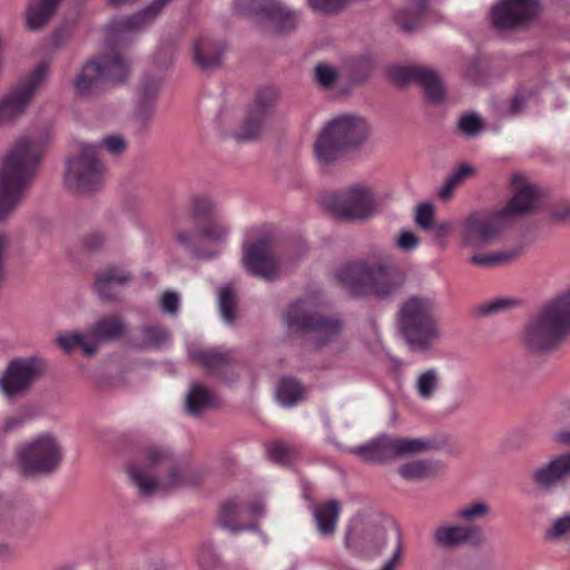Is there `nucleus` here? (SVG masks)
I'll return each instance as SVG.
<instances>
[{
    "label": "nucleus",
    "mask_w": 570,
    "mask_h": 570,
    "mask_svg": "<svg viewBox=\"0 0 570 570\" xmlns=\"http://www.w3.org/2000/svg\"><path fill=\"white\" fill-rule=\"evenodd\" d=\"M128 473L144 497L196 485L198 472L178 462L171 451L161 445H148L140 452L139 461L130 463Z\"/></svg>",
    "instance_id": "nucleus-1"
},
{
    "label": "nucleus",
    "mask_w": 570,
    "mask_h": 570,
    "mask_svg": "<svg viewBox=\"0 0 570 570\" xmlns=\"http://www.w3.org/2000/svg\"><path fill=\"white\" fill-rule=\"evenodd\" d=\"M45 151L43 141L35 136L18 138L0 161V220L19 205L35 178Z\"/></svg>",
    "instance_id": "nucleus-2"
},
{
    "label": "nucleus",
    "mask_w": 570,
    "mask_h": 570,
    "mask_svg": "<svg viewBox=\"0 0 570 570\" xmlns=\"http://www.w3.org/2000/svg\"><path fill=\"white\" fill-rule=\"evenodd\" d=\"M335 277L355 296L373 295L379 298L394 296L405 281L404 274L394 267L393 257L383 249L373 252L367 261L342 265Z\"/></svg>",
    "instance_id": "nucleus-3"
},
{
    "label": "nucleus",
    "mask_w": 570,
    "mask_h": 570,
    "mask_svg": "<svg viewBox=\"0 0 570 570\" xmlns=\"http://www.w3.org/2000/svg\"><path fill=\"white\" fill-rule=\"evenodd\" d=\"M570 336V288L547 301L524 325V346L539 354L551 353Z\"/></svg>",
    "instance_id": "nucleus-4"
},
{
    "label": "nucleus",
    "mask_w": 570,
    "mask_h": 570,
    "mask_svg": "<svg viewBox=\"0 0 570 570\" xmlns=\"http://www.w3.org/2000/svg\"><path fill=\"white\" fill-rule=\"evenodd\" d=\"M105 148L111 155H118L126 148L120 136H108L99 144L78 142V155L67 160L65 185L78 193L97 189L102 180V165L98 151Z\"/></svg>",
    "instance_id": "nucleus-5"
},
{
    "label": "nucleus",
    "mask_w": 570,
    "mask_h": 570,
    "mask_svg": "<svg viewBox=\"0 0 570 570\" xmlns=\"http://www.w3.org/2000/svg\"><path fill=\"white\" fill-rule=\"evenodd\" d=\"M434 311L435 301L429 296H411L402 304L397 323L413 351H428L441 340Z\"/></svg>",
    "instance_id": "nucleus-6"
},
{
    "label": "nucleus",
    "mask_w": 570,
    "mask_h": 570,
    "mask_svg": "<svg viewBox=\"0 0 570 570\" xmlns=\"http://www.w3.org/2000/svg\"><path fill=\"white\" fill-rule=\"evenodd\" d=\"M370 135L367 121L355 115H341L330 121L315 141L320 163L330 164L346 149L361 146Z\"/></svg>",
    "instance_id": "nucleus-7"
},
{
    "label": "nucleus",
    "mask_w": 570,
    "mask_h": 570,
    "mask_svg": "<svg viewBox=\"0 0 570 570\" xmlns=\"http://www.w3.org/2000/svg\"><path fill=\"white\" fill-rule=\"evenodd\" d=\"M130 73L129 63L114 49L89 59L73 80L76 92L82 97L98 94L104 87L122 83Z\"/></svg>",
    "instance_id": "nucleus-8"
},
{
    "label": "nucleus",
    "mask_w": 570,
    "mask_h": 570,
    "mask_svg": "<svg viewBox=\"0 0 570 570\" xmlns=\"http://www.w3.org/2000/svg\"><path fill=\"white\" fill-rule=\"evenodd\" d=\"M284 321L288 331L293 333L313 334L320 346L335 340L342 330L341 320L323 315L321 305L314 297L293 303L284 316Z\"/></svg>",
    "instance_id": "nucleus-9"
},
{
    "label": "nucleus",
    "mask_w": 570,
    "mask_h": 570,
    "mask_svg": "<svg viewBox=\"0 0 570 570\" xmlns=\"http://www.w3.org/2000/svg\"><path fill=\"white\" fill-rule=\"evenodd\" d=\"M272 242L271 229L258 226L247 230L243 244L242 261L246 271L266 282H273L282 274V262L274 256Z\"/></svg>",
    "instance_id": "nucleus-10"
},
{
    "label": "nucleus",
    "mask_w": 570,
    "mask_h": 570,
    "mask_svg": "<svg viewBox=\"0 0 570 570\" xmlns=\"http://www.w3.org/2000/svg\"><path fill=\"white\" fill-rule=\"evenodd\" d=\"M62 456V446L51 433L38 434L21 443L17 450L21 472L28 476L55 472Z\"/></svg>",
    "instance_id": "nucleus-11"
},
{
    "label": "nucleus",
    "mask_w": 570,
    "mask_h": 570,
    "mask_svg": "<svg viewBox=\"0 0 570 570\" xmlns=\"http://www.w3.org/2000/svg\"><path fill=\"white\" fill-rule=\"evenodd\" d=\"M510 225L501 208L471 213L461 222V244L469 248H481L499 239Z\"/></svg>",
    "instance_id": "nucleus-12"
},
{
    "label": "nucleus",
    "mask_w": 570,
    "mask_h": 570,
    "mask_svg": "<svg viewBox=\"0 0 570 570\" xmlns=\"http://www.w3.org/2000/svg\"><path fill=\"white\" fill-rule=\"evenodd\" d=\"M322 203L334 217L348 222L365 219L375 209L372 191L360 185L324 195Z\"/></svg>",
    "instance_id": "nucleus-13"
},
{
    "label": "nucleus",
    "mask_w": 570,
    "mask_h": 570,
    "mask_svg": "<svg viewBox=\"0 0 570 570\" xmlns=\"http://www.w3.org/2000/svg\"><path fill=\"white\" fill-rule=\"evenodd\" d=\"M428 446L429 442L423 439L381 434L365 444L354 446L351 449V453L366 462L383 463L393 459L420 453Z\"/></svg>",
    "instance_id": "nucleus-14"
},
{
    "label": "nucleus",
    "mask_w": 570,
    "mask_h": 570,
    "mask_svg": "<svg viewBox=\"0 0 570 570\" xmlns=\"http://www.w3.org/2000/svg\"><path fill=\"white\" fill-rule=\"evenodd\" d=\"M48 63L37 66L19 85L0 98V125L19 119L48 77Z\"/></svg>",
    "instance_id": "nucleus-15"
},
{
    "label": "nucleus",
    "mask_w": 570,
    "mask_h": 570,
    "mask_svg": "<svg viewBox=\"0 0 570 570\" xmlns=\"http://www.w3.org/2000/svg\"><path fill=\"white\" fill-rule=\"evenodd\" d=\"M234 9L243 16L266 19L277 32L292 31L299 21V14L282 0H234Z\"/></svg>",
    "instance_id": "nucleus-16"
},
{
    "label": "nucleus",
    "mask_w": 570,
    "mask_h": 570,
    "mask_svg": "<svg viewBox=\"0 0 570 570\" xmlns=\"http://www.w3.org/2000/svg\"><path fill=\"white\" fill-rule=\"evenodd\" d=\"M276 100V89L272 87L259 89L247 110L243 124L234 132L235 139L238 141H249L255 139L259 135Z\"/></svg>",
    "instance_id": "nucleus-17"
},
{
    "label": "nucleus",
    "mask_w": 570,
    "mask_h": 570,
    "mask_svg": "<svg viewBox=\"0 0 570 570\" xmlns=\"http://www.w3.org/2000/svg\"><path fill=\"white\" fill-rule=\"evenodd\" d=\"M45 363L38 357L17 358L10 362L0 386L11 397L27 390L43 371Z\"/></svg>",
    "instance_id": "nucleus-18"
},
{
    "label": "nucleus",
    "mask_w": 570,
    "mask_h": 570,
    "mask_svg": "<svg viewBox=\"0 0 570 570\" xmlns=\"http://www.w3.org/2000/svg\"><path fill=\"white\" fill-rule=\"evenodd\" d=\"M389 77L399 85L410 82L419 83L432 101H440L445 94L444 86L436 72L425 67L417 66H391L387 69Z\"/></svg>",
    "instance_id": "nucleus-19"
},
{
    "label": "nucleus",
    "mask_w": 570,
    "mask_h": 570,
    "mask_svg": "<svg viewBox=\"0 0 570 570\" xmlns=\"http://www.w3.org/2000/svg\"><path fill=\"white\" fill-rule=\"evenodd\" d=\"M513 194L505 206L501 210L512 224L519 216L527 215L535 210L542 200L539 188L524 180L521 174L512 176Z\"/></svg>",
    "instance_id": "nucleus-20"
},
{
    "label": "nucleus",
    "mask_w": 570,
    "mask_h": 570,
    "mask_svg": "<svg viewBox=\"0 0 570 570\" xmlns=\"http://www.w3.org/2000/svg\"><path fill=\"white\" fill-rule=\"evenodd\" d=\"M539 8V0H502L491 12L492 23L499 29H510L533 19Z\"/></svg>",
    "instance_id": "nucleus-21"
},
{
    "label": "nucleus",
    "mask_w": 570,
    "mask_h": 570,
    "mask_svg": "<svg viewBox=\"0 0 570 570\" xmlns=\"http://www.w3.org/2000/svg\"><path fill=\"white\" fill-rule=\"evenodd\" d=\"M569 479L570 452L551 456L532 472L533 483L546 493H552L556 489L564 485Z\"/></svg>",
    "instance_id": "nucleus-22"
},
{
    "label": "nucleus",
    "mask_w": 570,
    "mask_h": 570,
    "mask_svg": "<svg viewBox=\"0 0 570 570\" xmlns=\"http://www.w3.org/2000/svg\"><path fill=\"white\" fill-rule=\"evenodd\" d=\"M169 1L170 0H154L147 8L136 14L112 19L107 26L109 40L117 41L125 36L142 30L155 20Z\"/></svg>",
    "instance_id": "nucleus-23"
},
{
    "label": "nucleus",
    "mask_w": 570,
    "mask_h": 570,
    "mask_svg": "<svg viewBox=\"0 0 570 570\" xmlns=\"http://www.w3.org/2000/svg\"><path fill=\"white\" fill-rule=\"evenodd\" d=\"M433 541L444 549L464 544L480 546L484 542V534L482 529L475 524L445 523L434 530Z\"/></svg>",
    "instance_id": "nucleus-24"
},
{
    "label": "nucleus",
    "mask_w": 570,
    "mask_h": 570,
    "mask_svg": "<svg viewBox=\"0 0 570 570\" xmlns=\"http://www.w3.org/2000/svg\"><path fill=\"white\" fill-rule=\"evenodd\" d=\"M224 45L208 36H200L193 46L194 62L203 70L218 67L222 61Z\"/></svg>",
    "instance_id": "nucleus-25"
},
{
    "label": "nucleus",
    "mask_w": 570,
    "mask_h": 570,
    "mask_svg": "<svg viewBox=\"0 0 570 570\" xmlns=\"http://www.w3.org/2000/svg\"><path fill=\"white\" fill-rule=\"evenodd\" d=\"M61 0H29L26 9V26L38 30L47 23L58 9Z\"/></svg>",
    "instance_id": "nucleus-26"
},
{
    "label": "nucleus",
    "mask_w": 570,
    "mask_h": 570,
    "mask_svg": "<svg viewBox=\"0 0 570 570\" xmlns=\"http://www.w3.org/2000/svg\"><path fill=\"white\" fill-rule=\"evenodd\" d=\"M125 333V324L117 315L99 318L89 331V340L96 342H109L119 338Z\"/></svg>",
    "instance_id": "nucleus-27"
},
{
    "label": "nucleus",
    "mask_w": 570,
    "mask_h": 570,
    "mask_svg": "<svg viewBox=\"0 0 570 570\" xmlns=\"http://www.w3.org/2000/svg\"><path fill=\"white\" fill-rule=\"evenodd\" d=\"M129 274L119 267H107L96 279V291L104 299H110L115 295V288L129 281Z\"/></svg>",
    "instance_id": "nucleus-28"
},
{
    "label": "nucleus",
    "mask_w": 570,
    "mask_h": 570,
    "mask_svg": "<svg viewBox=\"0 0 570 570\" xmlns=\"http://www.w3.org/2000/svg\"><path fill=\"white\" fill-rule=\"evenodd\" d=\"M341 513V503L336 500L327 501L313 510L317 530L323 535L332 534Z\"/></svg>",
    "instance_id": "nucleus-29"
},
{
    "label": "nucleus",
    "mask_w": 570,
    "mask_h": 570,
    "mask_svg": "<svg viewBox=\"0 0 570 570\" xmlns=\"http://www.w3.org/2000/svg\"><path fill=\"white\" fill-rule=\"evenodd\" d=\"M188 355L193 361L202 364L209 371L219 370L232 361L230 353L220 348L191 347L188 351Z\"/></svg>",
    "instance_id": "nucleus-30"
},
{
    "label": "nucleus",
    "mask_w": 570,
    "mask_h": 570,
    "mask_svg": "<svg viewBox=\"0 0 570 570\" xmlns=\"http://www.w3.org/2000/svg\"><path fill=\"white\" fill-rule=\"evenodd\" d=\"M140 334L141 338L135 342V346L141 350H158L171 343L170 333L163 326H142Z\"/></svg>",
    "instance_id": "nucleus-31"
},
{
    "label": "nucleus",
    "mask_w": 570,
    "mask_h": 570,
    "mask_svg": "<svg viewBox=\"0 0 570 570\" xmlns=\"http://www.w3.org/2000/svg\"><path fill=\"white\" fill-rule=\"evenodd\" d=\"M185 404L187 412L196 416L214 405V396L205 386L196 383L191 385Z\"/></svg>",
    "instance_id": "nucleus-32"
},
{
    "label": "nucleus",
    "mask_w": 570,
    "mask_h": 570,
    "mask_svg": "<svg viewBox=\"0 0 570 570\" xmlns=\"http://www.w3.org/2000/svg\"><path fill=\"white\" fill-rule=\"evenodd\" d=\"M521 252L522 247L518 246L512 249L494 252L491 254H474L469 258V263L481 267L500 266L514 261Z\"/></svg>",
    "instance_id": "nucleus-33"
},
{
    "label": "nucleus",
    "mask_w": 570,
    "mask_h": 570,
    "mask_svg": "<svg viewBox=\"0 0 570 570\" xmlns=\"http://www.w3.org/2000/svg\"><path fill=\"white\" fill-rule=\"evenodd\" d=\"M304 386L296 380L282 379L276 389V399L283 406H294L304 395Z\"/></svg>",
    "instance_id": "nucleus-34"
},
{
    "label": "nucleus",
    "mask_w": 570,
    "mask_h": 570,
    "mask_svg": "<svg viewBox=\"0 0 570 570\" xmlns=\"http://www.w3.org/2000/svg\"><path fill=\"white\" fill-rule=\"evenodd\" d=\"M475 173V168L469 164H461L455 168L452 174L446 178L444 184L439 190V197L442 200H448L453 195L456 187L465 179Z\"/></svg>",
    "instance_id": "nucleus-35"
},
{
    "label": "nucleus",
    "mask_w": 570,
    "mask_h": 570,
    "mask_svg": "<svg viewBox=\"0 0 570 570\" xmlns=\"http://www.w3.org/2000/svg\"><path fill=\"white\" fill-rule=\"evenodd\" d=\"M439 386V371L436 368H429L417 376L414 389L420 399L431 400L434 397Z\"/></svg>",
    "instance_id": "nucleus-36"
},
{
    "label": "nucleus",
    "mask_w": 570,
    "mask_h": 570,
    "mask_svg": "<svg viewBox=\"0 0 570 570\" xmlns=\"http://www.w3.org/2000/svg\"><path fill=\"white\" fill-rule=\"evenodd\" d=\"M59 346L65 352L72 351L76 346H80L82 352L90 356L94 355L97 351L96 342L90 341L88 336L79 334V333H69L66 335H60L58 338Z\"/></svg>",
    "instance_id": "nucleus-37"
},
{
    "label": "nucleus",
    "mask_w": 570,
    "mask_h": 570,
    "mask_svg": "<svg viewBox=\"0 0 570 570\" xmlns=\"http://www.w3.org/2000/svg\"><path fill=\"white\" fill-rule=\"evenodd\" d=\"M236 294L230 286H225L218 293V308L220 316L227 324H233L236 318Z\"/></svg>",
    "instance_id": "nucleus-38"
},
{
    "label": "nucleus",
    "mask_w": 570,
    "mask_h": 570,
    "mask_svg": "<svg viewBox=\"0 0 570 570\" xmlns=\"http://www.w3.org/2000/svg\"><path fill=\"white\" fill-rule=\"evenodd\" d=\"M266 452L268 459L277 464H288L297 455V451L294 446L282 441L269 443L266 448Z\"/></svg>",
    "instance_id": "nucleus-39"
},
{
    "label": "nucleus",
    "mask_w": 570,
    "mask_h": 570,
    "mask_svg": "<svg viewBox=\"0 0 570 570\" xmlns=\"http://www.w3.org/2000/svg\"><path fill=\"white\" fill-rule=\"evenodd\" d=\"M432 465L426 461H412L399 468L400 475L407 481H420L430 476Z\"/></svg>",
    "instance_id": "nucleus-40"
},
{
    "label": "nucleus",
    "mask_w": 570,
    "mask_h": 570,
    "mask_svg": "<svg viewBox=\"0 0 570 570\" xmlns=\"http://www.w3.org/2000/svg\"><path fill=\"white\" fill-rule=\"evenodd\" d=\"M239 511V507L236 501L228 500L222 505L220 511V525L233 532H239L243 530H256L255 525H234L233 521L236 519Z\"/></svg>",
    "instance_id": "nucleus-41"
},
{
    "label": "nucleus",
    "mask_w": 570,
    "mask_h": 570,
    "mask_svg": "<svg viewBox=\"0 0 570 570\" xmlns=\"http://www.w3.org/2000/svg\"><path fill=\"white\" fill-rule=\"evenodd\" d=\"M490 513V507L483 501L472 502L459 509L456 518L471 524L473 521L485 519Z\"/></svg>",
    "instance_id": "nucleus-42"
},
{
    "label": "nucleus",
    "mask_w": 570,
    "mask_h": 570,
    "mask_svg": "<svg viewBox=\"0 0 570 570\" xmlns=\"http://www.w3.org/2000/svg\"><path fill=\"white\" fill-rule=\"evenodd\" d=\"M190 214L196 219L207 218L215 215V205L210 198L203 195L194 196L190 199Z\"/></svg>",
    "instance_id": "nucleus-43"
},
{
    "label": "nucleus",
    "mask_w": 570,
    "mask_h": 570,
    "mask_svg": "<svg viewBox=\"0 0 570 570\" xmlns=\"http://www.w3.org/2000/svg\"><path fill=\"white\" fill-rule=\"evenodd\" d=\"M229 230L230 228L226 223H212L199 230V236L209 242L220 244L227 239Z\"/></svg>",
    "instance_id": "nucleus-44"
},
{
    "label": "nucleus",
    "mask_w": 570,
    "mask_h": 570,
    "mask_svg": "<svg viewBox=\"0 0 570 570\" xmlns=\"http://www.w3.org/2000/svg\"><path fill=\"white\" fill-rule=\"evenodd\" d=\"M337 76V70L327 63H318L315 67V79L321 87H332L336 82Z\"/></svg>",
    "instance_id": "nucleus-45"
},
{
    "label": "nucleus",
    "mask_w": 570,
    "mask_h": 570,
    "mask_svg": "<svg viewBox=\"0 0 570 570\" xmlns=\"http://www.w3.org/2000/svg\"><path fill=\"white\" fill-rule=\"evenodd\" d=\"M199 235V230H178L176 233V242L180 246H184L186 248H190L194 250L195 255L199 258H212L217 255V253L214 254H205L196 248H194V239L195 237Z\"/></svg>",
    "instance_id": "nucleus-46"
},
{
    "label": "nucleus",
    "mask_w": 570,
    "mask_h": 570,
    "mask_svg": "<svg viewBox=\"0 0 570 570\" xmlns=\"http://www.w3.org/2000/svg\"><path fill=\"white\" fill-rule=\"evenodd\" d=\"M434 208L431 204L424 203L417 206L415 223L424 230L433 228Z\"/></svg>",
    "instance_id": "nucleus-47"
},
{
    "label": "nucleus",
    "mask_w": 570,
    "mask_h": 570,
    "mask_svg": "<svg viewBox=\"0 0 570 570\" xmlns=\"http://www.w3.org/2000/svg\"><path fill=\"white\" fill-rule=\"evenodd\" d=\"M561 537H570V514L558 518L547 530V538L559 539Z\"/></svg>",
    "instance_id": "nucleus-48"
},
{
    "label": "nucleus",
    "mask_w": 570,
    "mask_h": 570,
    "mask_svg": "<svg viewBox=\"0 0 570 570\" xmlns=\"http://www.w3.org/2000/svg\"><path fill=\"white\" fill-rule=\"evenodd\" d=\"M515 305V302L509 298H494L490 302L482 304L479 312L483 315L495 314L509 309Z\"/></svg>",
    "instance_id": "nucleus-49"
},
{
    "label": "nucleus",
    "mask_w": 570,
    "mask_h": 570,
    "mask_svg": "<svg viewBox=\"0 0 570 570\" xmlns=\"http://www.w3.org/2000/svg\"><path fill=\"white\" fill-rule=\"evenodd\" d=\"M159 305L165 313L175 315L180 306V297L176 292L166 291L159 297Z\"/></svg>",
    "instance_id": "nucleus-50"
},
{
    "label": "nucleus",
    "mask_w": 570,
    "mask_h": 570,
    "mask_svg": "<svg viewBox=\"0 0 570 570\" xmlns=\"http://www.w3.org/2000/svg\"><path fill=\"white\" fill-rule=\"evenodd\" d=\"M160 80L154 78H145L140 88V100L147 104L154 100L159 91Z\"/></svg>",
    "instance_id": "nucleus-51"
},
{
    "label": "nucleus",
    "mask_w": 570,
    "mask_h": 570,
    "mask_svg": "<svg viewBox=\"0 0 570 570\" xmlns=\"http://www.w3.org/2000/svg\"><path fill=\"white\" fill-rule=\"evenodd\" d=\"M419 244V237L410 230H402L395 240V245L406 253L415 250Z\"/></svg>",
    "instance_id": "nucleus-52"
},
{
    "label": "nucleus",
    "mask_w": 570,
    "mask_h": 570,
    "mask_svg": "<svg viewBox=\"0 0 570 570\" xmlns=\"http://www.w3.org/2000/svg\"><path fill=\"white\" fill-rule=\"evenodd\" d=\"M481 127V120L474 114L465 115L459 121V128L461 129V131L469 136L476 135L480 131Z\"/></svg>",
    "instance_id": "nucleus-53"
},
{
    "label": "nucleus",
    "mask_w": 570,
    "mask_h": 570,
    "mask_svg": "<svg viewBox=\"0 0 570 570\" xmlns=\"http://www.w3.org/2000/svg\"><path fill=\"white\" fill-rule=\"evenodd\" d=\"M402 551H403V547H402L401 533L399 530H396L393 554L380 570H395L401 561Z\"/></svg>",
    "instance_id": "nucleus-54"
},
{
    "label": "nucleus",
    "mask_w": 570,
    "mask_h": 570,
    "mask_svg": "<svg viewBox=\"0 0 570 570\" xmlns=\"http://www.w3.org/2000/svg\"><path fill=\"white\" fill-rule=\"evenodd\" d=\"M105 244V237L99 230H92L83 236L82 246L89 250L95 252L102 247Z\"/></svg>",
    "instance_id": "nucleus-55"
},
{
    "label": "nucleus",
    "mask_w": 570,
    "mask_h": 570,
    "mask_svg": "<svg viewBox=\"0 0 570 570\" xmlns=\"http://www.w3.org/2000/svg\"><path fill=\"white\" fill-rule=\"evenodd\" d=\"M371 535H372V540H374L377 543V547L375 548V552L380 553L385 546L386 533L382 528L375 527V528H373Z\"/></svg>",
    "instance_id": "nucleus-56"
},
{
    "label": "nucleus",
    "mask_w": 570,
    "mask_h": 570,
    "mask_svg": "<svg viewBox=\"0 0 570 570\" xmlns=\"http://www.w3.org/2000/svg\"><path fill=\"white\" fill-rule=\"evenodd\" d=\"M6 237L0 235V288L4 282L6 271H4V248H6Z\"/></svg>",
    "instance_id": "nucleus-57"
},
{
    "label": "nucleus",
    "mask_w": 570,
    "mask_h": 570,
    "mask_svg": "<svg viewBox=\"0 0 570 570\" xmlns=\"http://www.w3.org/2000/svg\"><path fill=\"white\" fill-rule=\"evenodd\" d=\"M452 230L450 222H442L434 227L435 235L440 238L448 237Z\"/></svg>",
    "instance_id": "nucleus-58"
},
{
    "label": "nucleus",
    "mask_w": 570,
    "mask_h": 570,
    "mask_svg": "<svg viewBox=\"0 0 570 570\" xmlns=\"http://www.w3.org/2000/svg\"><path fill=\"white\" fill-rule=\"evenodd\" d=\"M525 106V99L522 96H515L510 105V114L517 115L523 110Z\"/></svg>",
    "instance_id": "nucleus-59"
},
{
    "label": "nucleus",
    "mask_w": 570,
    "mask_h": 570,
    "mask_svg": "<svg viewBox=\"0 0 570 570\" xmlns=\"http://www.w3.org/2000/svg\"><path fill=\"white\" fill-rule=\"evenodd\" d=\"M554 220L566 222L570 219V206L560 209H554L551 214Z\"/></svg>",
    "instance_id": "nucleus-60"
},
{
    "label": "nucleus",
    "mask_w": 570,
    "mask_h": 570,
    "mask_svg": "<svg viewBox=\"0 0 570 570\" xmlns=\"http://www.w3.org/2000/svg\"><path fill=\"white\" fill-rule=\"evenodd\" d=\"M554 441L563 445H570V429L556 433Z\"/></svg>",
    "instance_id": "nucleus-61"
},
{
    "label": "nucleus",
    "mask_w": 570,
    "mask_h": 570,
    "mask_svg": "<svg viewBox=\"0 0 570 570\" xmlns=\"http://www.w3.org/2000/svg\"><path fill=\"white\" fill-rule=\"evenodd\" d=\"M248 511L252 517H259L264 511V505L262 503L252 504Z\"/></svg>",
    "instance_id": "nucleus-62"
},
{
    "label": "nucleus",
    "mask_w": 570,
    "mask_h": 570,
    "mask_svg": "<svg viewBox=\"0 0 570 570\" xmlns=\"http://www.w3.org/2000/svg\"><path fill=\"white\" fill-rule=\"evenodd\" d=\"M21 424H22V420H20V419H9V420H7V422L4 424V430L10 431L17 426H20Z\"/></svg>",
    "instance_id": "nucleus-63"
},
{
    "label": "nucleus",
    "mask_w": 570,
    "mask_h": 570,
    "mask_svg": "<svg viewBox=\"0 0 570 570\" xmlns=\"http://www.w3.org/2000/svg\"><path fill=\"white\" fill-rule=\"evenodd\" d=\"M396 21L400 24L401 29H403L404 31H411L416 26L415 23L402 21L400 17L396 18Z\"/></svg>",
    "instance_id": "nucleus-64"
}]
</instances>
